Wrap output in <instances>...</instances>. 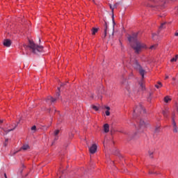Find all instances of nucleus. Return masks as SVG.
<instances>
[{
    "mask_svg": "<svg viewBox=\"0 0 178 178\" xmlns=\"http://www.w3.org/2000/svg\"><path fill=\"white\" fill-rule=\"evenodd\" d=\"M138 33H133L131 36H130L128 40L129 42H131V47L135 51V53L140 54L142 49L144 48H147L145 44L140 42L137 40Z\"/></svg>",
    "mask_w": 178,
    "mask_h": 178,
    "instance_id": "1",
    "label": "nucleus"
},
{
    "mask_svg": "<svg viewBox=\"0 0 178 178\" xmlns=\"http://www.w3.org/2000/svg\"><path fill=\"white\" fill-rule=\"evenodd\" d=\"M24 48L27 49L29 48L33 54H40V52H42L44 47L42 46H38L34 43V42L29 40V44H24Z\"/></svg>",
    "mask_w": 178,
    "mask_h": 178,
    "instance_id": "2",
    "label": "nucleus"
},
{
    "mask_svg": "<svg viewBox=\"0 0 178 178\" xmlns=\"http://www.w3.org/2000/svg\"><path fill=\"white\" fill-rule=\"evenodd\" d=\"M133 67L136 70H138L140 76H142V80L144 79V74H145V70L143 69V67H141V65L138 63L137 60H134L133 63H132Z\"/></svg>",
    "mask_w": 178,
    "mask_h": 178,
    "instance_id": "3",
    "label": "nucleus"
},
{
    "mask_svg": "<svg viewBox=\"0 0 178 178\" xmlns=\"http://www.w3.org/2000/svg\"><path fill=\"white\" fill-rule=\"evenodd\" d=\"M137 113H145V109H144V107H143V105L139 104L134 110V118H136L137 116Z\"/></svg>",
    "mask_w": 178,
    "mask_h": 178,
    "instance_id": "4",
    "label": "nucleus"
},
{
    "mask_svg": "<svg viewBox=\"0 0 178 178\" xmlns=\"http://www.w3.org/2000/svg\"><path fill=\"white\" fill-rule=\"evenodd\" d=\"M136 122L138 123V126L141 129V127H145L147 126V122L144 121V120L141 119L140 118H138V120H136Z\"/></svg>",
    "mask_w": 178,
    "mask_h": 178,
    "instance_id": "5",
    "label": "nucleus"
},
{
    "mask_svg": "<svg viewBox=\"0 0 178 178\" xmlns=\"http://www.w3.org/2000/svg\"><path fill=\"white\" fill-rule=\"evenodd\" d=\"M110 6V9H111V12H112V20H113V24H115V16L113 15V9L118 8V6H119V3H116L115 4L113 5V6H112L111 4L109 5Z\"/></svg>",
    "mask_w": 178,
    "mask_h": 178,
    "instance_id": "6",
    "label": "nucleus"
},
{
    "mask_svg": "<svg viewBox=\"0 0 178 178\" xmlns=\"http://www.w3.org/2000/svg\"><path fill=\"white\" fill-rule=\"evenodd\" d=\"M97 146L96 144H93L92 145V147H90L89 148V151L90 152V154H95V152H97Z\"/></svg>",
    "mask_w": 178,
    "mask_h": 178,
    "instance_id": "7",
    "label": "nucleus"
},
{
    "mask_svg": "<svg viewBox=\"0 0 178 178\" xmlns=\"http://www.w3.org/2000/svg\"><path fill=\"white\" fill-rule=\"evenodd\" d=\"M3 44L4 45V47H10V45H12V41H10V40H9V39H6L3 40Z\"/></svg>",
    "mask_w": 178,
    "mask_h": 178,
    "instance_id": "8",
    "label": "nucleus"
},
{
    "mask_svg": "<svg viewBox=\"0 0 178 178\" xmlns=\"http://www.w3.org/2000/svg\"><path fill=\"white\" fill-rule=\"evenodd\" d=\"M18 123H19V122H17V124H15L13 129H11L6 130L5 129H3L2 127H0V129L1 130H3L6 133V134H8V133H9L10 131H13L15 130V129H16L17 127Z\"/></svg>",
    "mask_w": 178,
    "mask_h": 178,
    "instance_id": "9",
    "label": "nucleus"
},
{
    "mask_svg": "<svg viewBox=\"0 0 178 178\" xmlns=\"http://www.w3.org/2000/svg\"><path fill=\"white\" fill-rule=\"evenodd\" d=\"M172 127H173V132L178 133V127L176 124V122H175V118H172Z\"/></svg>",
    "mask_w": 178,
    "mask_h": 178,
    "instance_id": "10",
    "label": "nucleus"
},
{
    "mask_svg": "<svg viewBox=\"0 0 178 178\" xmlns=\"http://www.w3.org/2000/svg\"><path fill=\"white\" fill-rule=\"evenodd\" d=\"M56 101V99L52 97L51 96H48L47 98L46 99V102L47 104H51L52 102H55Z\"/></svg>",
    "mask_w": 178,
    "mask_h": 178,
    "instance_id": "11",
    "label": "nucleus"
},
{
    "mask_svg": "<svg viewBox=\"0 0 178 178\" xmlns=\"http://www.w3.org/2000/svg\"><path fill=\"white\" fill-rule=\"evenodd\" d=\"M164 118H168V115H169V108H165L164 109V111H163L162 112Z\"/></svg>",
    "mask_w": 178,
    "mask_h": 178,
    "instance_id": "12",
    "label": "nucleus"
},
{
    "mask_svg": "<svg viewBox=\"0 0 178 178\" xmlns=\"http://www.w3.org/2000/svg\"><path fill=\"white\" fill-rule=\"evenodd\" d=\"M104 131L105 133H109V124H105L104 125Z\"/></svg>",
    "mask_w": 178,
    "mask_h": 178,
    "instance_id": "13",
    "label": "nucleus"
},
{
    "mask_svg": "<svg viewBox=\"0 0 178 178\" xmlns=\"http://www.w3.org/2000/svg\"><path fill=\"white\" fill-rule=\"evenodd\" d=\"M21 149H23V151H27V149H30V146L27 144L23 145Z\"/></svg>",
    "mask_w": 178,
    "mask_h": 178,
    "instance_id": "14",
    "label": "nucleus"
},
{
    "mask_svg": "<svg viewBox=\"0 0 178 178\" xmlns=\"http://www.w3.org/2000/svg\"><path fill=\"white\" fill-rule=\"evenodd\" d=\"M98 33V28H92V35H95Z\"/></svg>",
    "mask_w": 178,
    "mask_h": 178,
    "instance_id": "15",
    "label": "nucleus"
},
{
    "mask_svg": "<svg viewBox=\"0 0 178 178\" xmlns=\"http://www.w3.org/2000/svg\"><path fill=\"white\" fill-rule=\"evenodd\" d=\"M125 93L129 95V94H130V87L129 86H126L125 87Z\"/></svg>",
    "mask_w": 178,
    "mask_h": 178,
    "instance_id": "16",
    "label": "nucleus"
},
{
    "mask_svg": "<svg viewBox=\"0 0 178 178\" xmlns=\"http://www.w3.org/2000/svg\"><path fill=\"white\" fill-rule=\"evenodd\" d=\"M172 99H170L168 96H166L165 98H164V102H166V104H168V102H169V101H171Z\"/></svg>",
    "mask_w": 178,
    "mask_h": 178,
    "instance_id": "17",
    "label": "nucleus"
},
{
    "mask_svg": "<svg viewBox=\"0 0 178 178\" xmlns=\"http://www.w3.org/2000/svg\"><path fill=\"white\" fill-rule=\"evenodd\" d=\"M106 31H108V23L104 22V33H106Z\"/></svg>",
    "mask_w": 178,
    "mask_h": 178,
    "instance_id": "18",
    "label": "nucleus"
},
{
    "mask_svg": "<svg viewBox=\"0 0 178 178\" xmlns=\"http://www.w3.org/2000/svg\"><path fill=\"white\" fill-rule=\"evenodd\" d=\"M139 84H140V87L141 88V90H145V86H144V84L143 83V82H140Z\"/></svg>",
    "mask_w": 178,
    "mask_h": 178,
    "instance_id": "19",
    "label": "nucleus"
},
{
    "mask_svg": "<svg viewBox=\"0 0 178 178\" xmlns=\"http://www.w3.org/2000/svg\"><path fill=\"white\" fill-rule=\"evenodd\" d=\"M178 55H176L175 57H173L171 60L170 62H176L177 60Z\"/></svg>",
    "mask_w": 178,
    "mask_h": 178,
    "instance_id": "20",
    "label": "nucleus"
},
{
    "mask_svg": "<svg viewBox=\"0 0 178 178\" xmlns=\"http://www.w3.org/2000/svg\"><path fill=\"white\" fill-rule=\"evenodd\" d=\"M99 94H102L104 92V86H101L99 89Z\"/></svg>",
    "mask_w": 178,
    "mask_h": 178,
    "instance_id": "21",
    "label": "nucleus"
},
{
    "mask_svg": "<svg viewBox=\"0 0 178 178\" xmlns=\"http://www.w3.org/2000/svg\"><path fill=\"white\" fill-rule=\"evenodd\" d=\"M60 131V130L56 129V131H54V136H58V134H59Z\"/></svg>",
    "mask_w": 178,
    "mask_h": 178,
    "instance_id": "22",
    "label": "nucleus"
},
{
    "mask_svg": "<svg viewBox=\"0 0 178 178\" xmlns=\"http://www.w3.org/2000/svg\"><path fill=\"white\" fill-rule=\"evenodd\" d=\"M148 154H149L150 158H154V156H152V155L154 154V152L149 151Z\"/></svg>",
    "mask_w": 178,
    "mask_h": 178,
    "instance_id": "23",
    "label": "nucleus"
},
{
    "mask_svg": "<svg viewBox=\"0 0 178 178\" xmlns=\"http://www.w3.org/2000/svg\"><path fill=\"white\" fill-rule=\"evenodd\" d=\"M159 130H160L159 127H156L154 131H155V133H159Z\"/></svg>",
    "mask_w": 178,
    "mask_h": 178,
    "instance_id": "24",
    "label": "nucleus"
},
{
    "mask_svg": "<svg viewBox=\"0 0 178 178\" xmlns=\"http://www.w3.org/2000/svg\"><path fill=\"white\" fill-rule=\"evenodd\" d=\"M92 109H94L95 111H98V107L97 106H92Z\"/></svg>",
    "mask_w": 178,
    "mask_h": 178,
    "instance_id": "25",
    "label": "nucleus"
},
{
    "mask_svg": "<svg viewBox=\"0 0 178 178\" xmlns=\"http://www.w3.org/2000/svg\"><path fill=\"white\" fill-rule=\"evenodd\" d=\"M155 48H156V44L150 47V49H155Z\"/></svg>",
    "mask_w": 178,
    "mask_h": 178,
    "instance_id": "26",
    "label": "nucleus"
},
{
    "mask_svg": "<svg viewBox=\"0 0 178 178\" xmlns=\"http://www.w3.org/2000/svg\"><path fill=\"white\" fill-rule=\"evenodd\" d=\"M165 26V23H163L161 24L159 29L161 30V29H163V26Z\"/></svg>",
    "mask_w": 178,
    "mask_h": 178,
    "instance_id": "27",
    "label": "nucleus"
},
{
    "mask_svg": "<svg viewBox=\"0 0 178 178\" xmlns=\"http://www.w3.org/2000/svg\"><path fill=\"white\" fill-rule=\"evenodd\" d=\"M110 115H111V113L109 112V111H106V115L109 116Z\"/></svg>",
    "mask_w": 178,
    "mask_h": 178,
    "instance_id": "28",
    "label": "nucleus"
},
{
    "mask_svg": "<svg viewBox=\"0 0 178 178\" xmlns=\"http://www.w3.org/2000/svg\"><path fill=\"white\" fill-rule=\"evenodd\" d=\"M55 136L54 141H58L59 136Z\"/></svg>",
    "mask_w": 178,
    "mask_h": 178,
    "instance_id": "29",
    "label": "nucleus"
},
{
    "mask_svg": "<svg viewBox=\"0 0 178 178\" xmlns=\"http://www.w3.org/2000/svg\"><path fill=\"white\" fill-rule=\"evenodd\" d=\"M156 35H158V34H156V33H153V34H152V38H153V40H155V36H156Z\"/></svg>",
    "mask_w": 178,
    "mask_h": 178,
    "instance_id": "30",
    "label": "nucleus"
},
{
    "mask_svg": "<svg viewBox=\"0 0 178 178\" xmlns=\"http://www.w3.org/2000/svg\"><path fill=\"white\" fill-rule=\"evenodd\" d=\"M104 108H106L107 109V111H111V107L110 106H105Z\"/></svg>",
    "mask_w": 178,
    "mask_h": 178,
    "instance_id": "31",
    "label": "nucleus"
},
{
    "mask_svg": "<svg viewBox=\"0 0 178 178\" xmlns=\"http://www.w3.org/2000/svg\"><path fill=\"white\" fill-rule=\"evenodd\" d=\"M35 129H37V127H35V125L31 127V130H35Z\"/></svg>",
    "mask_w": 178,
    "mask_h": 178,
    "instance_id": "32",
    "label": "nucleus"
},
{
    "mask_svg": "<svg viewBox=\"0 0 178 178\" xmlns=\"http://www.w3.org/2000/svg\"><path fill=\"white\" fill-rule=\"evenodd\" d=\"M175 108L177 109V112H178V103H176Z\"/></svg>",
    "mask_w": 178,
    "mask_h": 178,
    "instance_id": "33",
    "label": "nucleus"
},
{
    "mask_svg": "<svg viewBox=\"0 0 178 178\" xmlns=\"http://www.w3.org/2000/svg\"><path fill=\"white\" fill-rule=\"evenodd\" d=\"M155 87L156 88H161V87L162 86H161L160 85H155Z\"/></svg>",
    "mask_w": 178,
    "mask_h": 178,
    "instance_id": "34",
    "label": "nucleus"
},
{
    "mask_svg": "<svg viewBox=\"0 0 178 178\" xmlns=\"http://www.w3.org/2000/svg\"><path fill=\"white\" fill-rule=\"evenodd\" d=\"M105 38H106V32H104V35L103 37V40L105 39Z\"/></svg>",
    "mask_w": 178,
    "mask_h": 178,
    "instance_id": "35",
    "label": "nucleus"
},
{
    "mask_svg": "<svg viewBox=\"0 0 178 178\" xmlns=\"http://www.w3.org/2000/svg\"><path fill=\"white\" fill-rule=\"evenodd\" d=\"M60 95V94H59V92H56V97H57V98H58V97Z\"/></svg>",
    "mask_w": 178,
    "mask_h": 178,
    "instance_id": "36",
    "label": "nucleus"
},
{
    "mask_svg": "<svg viewBox=\"0 0 178 178\" xmlns=\"http://www.w3.org/2000/svg\"><path fill=\"white\" fill-rule=\"evenodd\" d=\"M149 175H154V174H155V172H152V171H149Z\"/></svg>",
    "mask_w": 178,
    "mask_h": 178,
    "instance_id": "37",
    "label": "nucleus"
},
{
    "mask_svg": "<svg viewBox=\"0 0 178 178\" xmlns=\"http://www.w3.org/2000/svg\"><path fill=\"white\" fill-rule=\"evenodd\" d=\"M158 84H159V86H160V87H162V83L158 82Z\"/></svg>",
    "mask_w": 178,
    "mask_h": 178,
    "instance_id": "38",
    "label": "nucleus"
},
{
    "mask_svg": "<svg viewBox=\"0 0 178 178\" xmlns=\"http://www.w3.org/2000/svg\"><path fill=\"white\" fill-rule=\"evenodd\" d=\"M175 37H178V32H176V33H175Z\"/></svg>",
    "mask_w": 178,
    "mask_h": 178,
    "instance_id": "39",
    "label": "nucleus"
},
{
    "mask_svg": "<svg viewBox=\"0 0 178 178\" xmlns=\"http://www.w3.org/2000/svg\"><path fill=\"white\" fill-rule=\"evenodd\" d=\"M72 137H73V134H70V138H72Z\"/></svg>",
    "mask_w": 178,
    "mask_h": 178,
    "instance_id": "40",
    "label": "nucleus"
},
{
    "mask_svg": "<svg viewBox=\"0 0 178 178\" xmlns=\"http://www.w3.org/2000/svg\"><path fill=\"white\" fill-rule=\"evenodd\" d=\"M167 79H169V76H165V79L167 80Z\"/></svg>",
    "mask_w": 178,
    "mask_h": 178,
    "instance_id": "41",
    "label": "nucleus"
},
{
    "mask_svg": "<svg viewBox=\"0 0 178 178\" xmlns=\"http://www.w3.org/2000/svg\"><path fill=\"white\" fill-rule=\"evenodd\" d=\"M0 123H3V120H0Z\"/></svg>",
    "mask_w": 178,
    "mask_h": 178,
    "instance_id": "42",
    "label": "nucleus"
},
{
    "mask_svg": "<svg viewBox=\"0 0 178 178\" xmlns=\"http://www.w3.org/2000/svg\"><path fill=\"white\" fill-rule=\"evenodd\" d=\"M4 177L8 178V177L6 176V174H4Z\"/></svg>",
    "mask_w": 178,
    "mask_h": 178,
    "instance_id": "43",
    "label": "nucleus"
},
{
    "mask_svg": "<svg viewBox=\"0 0 178 178\" xmlns=\"http://www.w3.org/2000/svg\"><path fill=\"white\" fill-rule=\"evenodd\" d=\"M112 38H113V33H112Z\"/></svg>",
    "mask_w": 178,
    "mask_h": 178,
    "instance_id": "44",
    "label": "nucleus"
},
{
    "mask_svg": "<svg viewBox=\"0 0 178 178\" xmlns=\"http://www.w3.org/2000/svg\"><path fill=\"white\" fill-rule=\"evenodd\" d=\"M148 101H151V99H150V98H148Z\"/></svg>",
    "mask_w": 178,
    "mask_h": 178,
    "instance_id": "45",
    "label": "nucleus"
},
{
    "mask_svg": "<svg viewBox=\"0 0 178 178\" xmlns=\"http://www.w3.org/2000/svg\"><path fill=\"white\" fill-rule=\"evenodd\" d=\"M54 142H53V143H51V145H54Z\"/></svg>",
    "mask_w": 178,
    "mask_h": 178,
    "instance_id": "46",
    "label": "nucleus"
},
{
    "mask_svg": "<svg viewBox=\"0 0 178 178\" xmlns=\"http://www.w3.org/2000/svg\"><path fill=\"white\" fill-rule=\"evenodd\" d=\"M90 1H92V2H94V0H90Z\"/></svg>",
    "mask_w": 178,
    "mask_h": 178,
    "instance_id": "47",
    "label": "nucleus"
},
{
    "mask_svg": "<svg viewBox=\"0 0 178 178\" xmlns=\"http://www.w3.org/2000/svg\"><path fill=\"white\" fill-rule=\"evenodd\" d=\"M172 116H175V114H172Z\"/></svg>",
    "mask_w": 178,
    "mask_h": 178,
    "instance_id": "48",
    "label": "nucleus"
},
{
    "mask_svg": "<svg viewBox=\"0 0 178 178\" xmlns=\"http://www.w3.org/2000/svg\"><path fill=\"white\" fill-rule=\"evenodd\" d=\"M6 141H8V139H6Z\"/></svg>",
    "mask_w": 178,
    "mask_h": 178,
    "instance_id": "49",
    "label": "nucleus"
},
{
    "mask_svg": "<svg viewBox=\"0 0 178 178\" xmlns=\"http://www.w3.org/2000/svg\"><path fill=\"white\" fill-rule=\"evenodd\" d=\"M59 90H60V89H59V88H58V91H59Z\"/></svg>",
    "mask_w": 178,
    "mask_h": 178,
    "instance_id": "50",
    "label": "nucleus"
},
{
    "mask_svg": "<svg viewBox=\"0 0 178 178\" xmlns=\"http://www.w3.org/2000/svg\"><path fill=\"white\" fill-rule=\"evenodd\" d=\"M61 86H63V84H62Z\"/></svg>",
    "mask_w": 178,
    "mask_h": 178,
    "instance_id": "51",
    "label": "nucleus"
}]
</instances>
